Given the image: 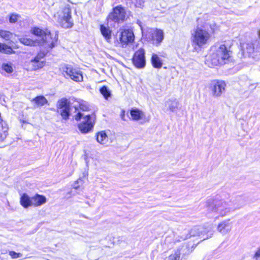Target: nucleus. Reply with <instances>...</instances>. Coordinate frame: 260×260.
<instances>
[{
    "instance_id": "nucleus-18",
    "label": "nucleus",
    "mask_w": 260,
    "mask_h": 260,
    "mask_svg": "<svg viewBox=\"0 0 260 260\" xmlns=\"http://www.w3.org/2000/svg\"><path fill=\"white\" fill-rule=\"evenodd\" d=\"M184 231L189 232L190 238L192 236H199L207 232L202 226H194L191 229L185 228Z\"/></svg>"
},
{
    "instance_id": "nucleus-11",
    "label": "nucleus",
    "mask_w": 260,
    "mask_h": 260,
    "mask_svg": "<svg viewBox=\"0 0 260 260\" xmlns=\"http://www.w3.org/2000/svg\"><path fill=\"white\" fill-rule=\"evenodd\" d=\"M57 112L60 113L62 118L67 120L70 115V105L66 99L59 100L57 103Z\"/></svg>"
},
{
    "instance_id": "nucleus-7",
    "label": "nucleus",
    "mask_w": 260,
    "mask_h": 260,
    "mask_svg": "<svg viewBox=\"0 0 260 260\" xmlns=\"http://www.w3.org/2000/svg\"><path fill=\"white\" fill-rule=\"evenodd\" d=\"M232 209L231 205L225 201H216L213 205L208 207V210L211 212L223 216L229 213Z\"/></svg>"
},
{
    "instance_id": "nucleus-14",
    "label": "nucleus",
    "mask_w": 260,
    "mask_h": 260,
    "mask_svg": "<svg viewBox=\"0 0 260 260\" xmlns=\"http://www.w3.org/2000/svg\"><path fill=\"white\" fill-rule=\"evenodd\" d=\"M64 76L66 78H70L75 81L80 82L83 80L82 73L78 69L73 68L71 66L67 67Z\"/></svg>"
},
{
    "instance_id": "nucleus-36",
    "label": "nucleus",
    "mask_w": 260,
    "mask_h": 260,
    "mask_svg": "<svg viewBox=\"0 0 260 260\" xmlns=\"http://www.w3.org/2000/svg\"><path fill=\"white\" fill-rule=\"evenodd\" d=\"M260 257V247H258L256 251L255 254L254 255V258L256 259H257L258 258Z\"/></svg>"
},
{
    "instance_id": "nucleus-5",
    "label": "nucleus",
    "mask_w": 260,
    "mask_h": 260,
    "mask_svg": "<svg viewBox=\"0 0 260 260\" xmlns=\"http://www.w3.org/2000/svg\"><path fill=\"white\" fill-rule=\"evenodd\" d=\"M260 37V30L258 32ZM242 50L244 55L256 58L260 56V39L242 44Z\"/></svg>"
},
{
    "instance_id": "nucleus-29",
    "label": "nucleus",
    "mask_w": 260,
    "mask_h": 260,
    "mask_svg": "<svg viewBox=\"0 0 260 260\" xmlns=\"http://www.w3.org/2000/svg\"><path fill=\"white\" fill-rule=\"evenodd\" d=\"M0 52L6 54H11L13 51L12 48L10 46L0 43Z\"/></svg>"
},
{
    "instance_id": "nucleus-41",
    "label": "nucleus",
    "mask_w": 260,
    "mask_h": 260,
    "mask_svg": "<svg viewBox=\"0 0 260 260\" xmlns=\"http://www.w3.org/2000/svg\"><path fill=\"white\" fill-rule=\"evenodd\" d=\"M2 143L1 142H0V143Z\"/></svg>"
},
{
    "instance_id": "nucleus-8",
    "label": "nucleus",
    "mask_w": 260,
    "mask_h": 260,
    "mask_svg": "<svg viewBox=\"0 0 260 260\" xmlns=\"http://www.w3.org/2000/svg\"><path fill=\"white\" fill-rule=\"evenodd\" d=\"M146 37L153 44L158 45L164 39V32L161 29L149 28Z\"/></svg>"
},
{
    "instance_id": "nucleus-38",
    "label": "nucleus",
    "mask_w": 260,
    "mask_h": 260,
    "mask_svg": "<svg viewBox=\"0 0 260 260\" xmlns=\"http://www.w3.org/2000/svg\"><path fill=\"white\" fill-rule=\"evenodd\" d=\"M138 23L139 25V26L141 27V29L142 30V34H144V30H143V29L142 28V25H141V22H140V21H138Z\"/></svg>"
},
{
    "instance_id": "nucleus-30",
    "label": "nucleus",
    "mask_w": 260,
    "mask_h": 260,
    "mask_svg": "<svg viewBox=\"0 0 260 260\" xmlns=\"http://www.w3.org/2000/svg\"><path fill=\"white\" fill-rule=\"evenodd\" d=\"M101 93L104 96L105 99L108 100L111 95V91L106 86H103L100 89Z\"/></svg>"
},
{
    "instance_id": "nucleus-4",
    "label": "nucleus",
    "mask_w": 260,
    "mask_h": 260,
    "mask_svg": "<svg viewBox=\"0 0 260 260\" xmlns=\"http://www.w3.org/2000/svg\"><path fill=\"white\" fill-rule=\"evenodd\" d=\"M57 21L59 25L63 28H69L74 25L73 19L71 17V10L69 5H66L64 8L57 13Z\"/></svg>"
},
{
    "instance_id": "nucleus-20",
    "label": "nucleus",
    "mask_w": 260,
    "mask_h": 260,
    "mask_svg": "<svg viewBox=\"0 0 260 260\" xmlns=\"http://www.w3.org/2000/svg\"><path fill=\"white\" fill-rule=\"evenodd\" d=\"M31 202L32 206H39L46 202V199L43 196L36 194L31 198Z\"/></svg>"
},
{
    "instance_id": "nucleus-28",
    "label": "nucleus",
    "mask_w": 260,
    "mask_h": 260,
    "mask_svg": "<svg viewBox=\"0 0 260 260\" xmlns=\"http://www.w3.org/2000/svg\"><path fill=\"white\" fill-rule=\"evenodd\" d=\"M13 35L14 34L9 31L0 29V37L7 41L12 38Z\"/></svg>"
},
{
    "instance_id": "nucleus-34",
    "label": "nucleus",
    "mask_w": 260,
    "mask_h": 260,
    "mask_svg": "<svg viewBox=\"0 0 260 260\" xmlns=\"http://www.w3.org/2000/svg\"><path fill=\"white\" fill-rule=\"evenodd\" d=\"M136 7L141 8L143 6L144 0H131Z\"/></svg>"
},
{
    "instance_id": "nucleus-22",
    "label": "nucleus",
    "mask_w": 260,
    "mask_h": 260,
    "mask_svg": "<svg viewBox=\"0 0 260 260\" xmlns=\"http://www.w3.org/2000/svg\"><path fill=\"white\" fill-rule=\"evenodd\" d=\"M37 107H41L48 103L47 100L43 95L37 96L31 100Z\"/></svg>"
},
{
    "instance_id": "nucleus-23",
    "label": "nucleus",
    "mask_w": 260,
    "mask_h": 260,
    "mask_svg": "<svg viewBox=\"0 0 260 260\" xmlns=\"http://www.w3.org/2000/svg\"><path fill=\"white\" fill-rule=\"evenodd\" d=\"M31 202V198H29L28 196L25 193H24L20 198V204L25 208L29 206H32Z\"/></svg>"
},
{
    "instance_id": "nucleus-10",
    "label": "nucleus",
    "mask_w": 260,
    "mask_h": 260,
    "mask_svg": "<svg viewBox=\"0 0 260 260\" xmlns=\"http://www.w3.org/2000/svg\"><path fill=\"white\" fill-rule=\"evenodd\" d=\"M145 50L142 48L135 53L133 57V63L136 68L141 69L145 66Z\"/></svg>"
},
{
    "instance_id": "nucleus-21",
    "label": "nucleus",
    "mask_w": 260,
    "mask_h": 260,
    "mask_svg": "<svg viewBox=\"0 0 260 260\" xmlns=\"http://www.w3.org/2000/svg\"><path fill=\"white\" fill-rule=\"evenodd\" d=\"M100 30L102 35L106 39V40L110 42L111 39V30L108 26H106L104 24L100 25Z\"/></svg>"
},
{
    "instance_id": "nucleus-3",
    "label": "nucleus",
    "mask_w": 260,
    "mask_h": 260,
    "mask_svg": "<svg viewBox=\"0 0 260 260\" xmlns=\"http://www.w3.org/2000/svg\"><path fill=\"white\" fill-rule=\"evenodd\" d=\"M230 57V51L224 44L221 45L213 52L206 60V63L209 67H212L218 64L225 63V61Z\"/></svg>"
},
{
    "instance_id": "nucleus-19",
    "label": "nucleus",
    "mask_w": 260,
    "mask_h": 260,
    "mask_svg": "<svg viewBox=\"0 0 260 260\" xmlns=\"http://www.w3.org/2000/svg\"><path fill=\"white\" fill-rule=\"evenodd\" d=\"M8 127L5 121L0 118V142H3L8 135Z\"/></svg>"
},
{
    "instance_id": "nucleus-24",
    "label": "nucleus",
    "mask_w": 260,
    "mask_h": 260,
    "mask_svg": "<svg viewBox=\"0 0 260 260\" xmlns=\"http://www.w3.org/2000/svg\"><path fill=\"white\" fill-rule=\"evenodd\" d=\"M96 140L99 143L105 145L107 143L108 138L104 131H101L97 133Z\"/></svg>"
},
{
    "instance_id": "nucleus-33",
    "label": "nucleus",
    "mask_w": 260,
    "mask_h": 260,
    "mask_svg": "<svg viewBox=\"0 0 260 260\" xmlns=\"http://www.w3.org/2000/svg\"><path fill=\"white\" fill-rule=\"evenodd\" d=\"M180 252H176L174 254L170 255L168 258V260H179Z\"/></svg>"
},
{
    "instance_id": "nucleus-15",
    "label": "nucleus",
    "mask_w": 260,
    "mask_h": 260,
    "mask_svg": "<svg viewBox=\"0 0 260 260\" xmlns=\"http://www.w3.org/2000/svg\"><path fill=\"white\" fill-rule=\"evenodd\" d=\"M135 39L133 31L129 29H124L120 31L119 40L122 45L132 43Z\"/></svg>"
},
{
    "instance_id": "nucleus-6",
    "label": "nucleus",
    "mask_w": 260,
    "mask_h": 260,
    "mask_svg": "<svg viewBox=\"0 0 260 260\" xmlns=\"http://www.w3.org/2000/svg\"><path fill=\"white\" fill-rule=\"evenodd\" d=\"M210 38L209 32L202 27H197L191 34V40L193 43L199 46L206 44Z\"/></svg>"
},
{
    "instance_id": "nucleus-16",
    "label": "nucleus",
    "mask_w": 260,
    "mask_h": 260,
    "mask_svg": "<svg viewBox=\"0 0 260 260\" xmlns=\"http://www.w3.org/2000/svg\"><path fill=\"white\" fill-rule=\"evenodd\" d=\"M231 229L232 223L230 221V219L222 221L217 227L218 231L223 235H225L230 232Z\"/></svg>"
},
{
    "instance_id": "nucleus-1",
    "label": "nucleus",
    "mask_w": 260,
    "mask_h": 260,
    "mask_svg": "<svg viewBox=\"0 0 260 260\" xmlns=\"http://www.w3.org/2000/svg\"><path fill=\"white\" fill-rule=\"evenodd\" d=\"M34 35L39 37V39L32 40L29 38L22 37L19 39V41L23 44L27 46H40L43 48H47V51L51 50L55 46L57 42L56 35L53 37L50 31L48 29L45 30L38 28L34 27L31 30Z\"/></svg>"
},
{
    "instance_id": "nucleus-25",
    "label": "nucleus",
    "mask_w": 260,
    "mask_h": 260,
    "mask_svg": "<svg viewBox=\"0 0 260 260\" xmlns=\"http://www.w3.org/2000/svg\"><path fill=\"white\" fill-rule=\"evenodd\" d=\"M151 62L153 66L155 68H160L162 67V60L155 54H152L151 57Z\"/></svg>"
},
{
    "instance_id": "nucleus-2",
    "label": "nucleus",
    "mask_w": 260,
    "mask_h": 260,
    "mask_svg": "<svg viewBox=\"0 0 260 260\" xmlns=\"http://www.w3.org/2000/svg\"><path fill=\"white\" fill-rule=\"evenodd\" d=\"M74 108L75 112H77V114L75 116V119L78 121L82 119V122L78 125L79 129L82 133L89 132L93 127L95 115L94 114L85 115L81 113V111H86L89 109L88 106L84 102L80 104L78 107L75 106Z\"/></svg>"
},
{
    "instance_id": "nucleus-17",
    "label": "nucleus",
    "mask_w": 260,
    "mask_h": 260,
    "mask_svg": "<svg viewBox=\"0 0 260 260\" xmlns=\"http://www.w3.org/2000/svg\"><path fill=\"white\" fill-rule=\"evenodd\" d=\"M179 105L178 101L176 99H171L165 102V106L172 112H176L179 108Z\"/></svg>"
},
{
    "instance_id": "nucleus-13",
    "label": "nucleus",
    "mask_w": 260,
    "mask_h": 260,
    "mask_svg": "<svg viewBox=\"0 0 260 260\" xmlns=\"http://www.w3.org/2000/svg\"><path fill=\"white\" fill-rule=\"evenodd\" d=\"M226 84L221 80L214 81L210 86L212 95L214 97L220 96L225 91Z\"/></svg>"
},
{
    "instance_id": "nucleus-35",
    "label": "nucleus",
    "mask_w": 260,
    "mask_h": 260,
    "mask_svg": "<svg viewBox=\"0 0 260 260\" xmlns=\"http://www.w3.org/2000/svg\"><path fill=\"white\" fill-rule=\"evenodd\" d=\"M9 255L13 258H16L19 257H21L22 256V254L20 253H16L14 251H10L9 252Z\"/></svg>"
},
{
    "instance_id": "nucleus-31",
    "label": "nucleus",
    "mask_w": 260,
    "mask_h": 260,
    "mask_svg": "<svg viewBox=\"0 0 260 260\" xmlns=\"http://www.w3.org/2000/svg\"><path fill=\"white\" fill-rule=\"evenodd\" d=\"M2 69L8 73H11L13 71L12 67L8 63H3Z\"/></svg>"
},
{
    "instance_id": "nucleus-32",
    "label": "nucleus",
    "mask_w": 260,
    "mask_h": 260,
    "mask_svg": "<svg viewBox=\"0 0 260 260\" xmlns=\"http://www.w3.org/2000/svg\"><path fill=\"white\" fill-rule=\"evenodd\" d=\"M19 17L20 16L19 15L12 14L9 17V22L11 23H15Z\"/></svg>"
},
{
    "instance_id": "nucleus-9",
    "label": "nucleus",
    "mask_w": 260,
    "mask_h": 260,
    "mask_svg": "<svg viewBox=\"0 0 260 260\" xmlns=\"http://www.w3.org/2000/svg\"><path fill=\"white\" fill-rule=\"evenodd\" d=\"M125 10L121 6L113 9V11L109 15V19L119 23L124 21L125 18Z\"/></svg>"
},
{
    "instance_id": "nucleus-12",
    "label": "nucleus",
    "mask_w": 260,
    "mask_h": 260,
    "mask_svg": "<svg viewBox=\"0 0 260 260\" xmlns=\"http://www.w3.org/2000/svg\"><path fill=\"white\" fill-rule=\"evenodd\" d=\"M50 50L47 51V48H43L42 51L38 53L37 56L34 59L31 60L30 64L32 70H36L42 68L44 66V61L43 59Z\"/></svg>"
},
{
    "instance_id": "nucleus-27",
    "label": "nucleus",
    "mask_w": 260,
    "mask_h": 260,
    "mask_svg": "<svg viewBox=\"0 0 260 260\" xmlns=\"http://www.w3.org/2000/svg\"><path fill=\"white\" fill-rule=\"evenodd\" d=\"M185 228H184L183 226L180 225L177 229L179 234V237L182 240H185L190 238L189 232H187L186 231H184Z\"/></svg>"
},
{
    "instance_id": "nucleus-40",
    "label": "nucleus",
    "mask_w": 260,
    "mask_h": 260,
    "mask_svg": "<svg viewBox=\"0 0 260 260\" xmlns=\"http://www.w3.org/2000/svg\"><path fill=\"white\" fill-rule=\"evenodd\" d=\"M207 238H208V236H207L206 237H204L203 238V240H205V239H207Z\"/></svg>"
},
{
    "instance_id": "nucleus-26",
    "label": "nucleus",
    "mask_w": 260,
    "mask_h": 260,
    "mask_svg": "<svg viewBox=\"0 0 260 260\" xmlns=\"http://www.w3.org/2000/svg\"><path fill=\"white\" fill-rule=\"evenodd\" d=\"M130 113L134 120L138 121L142 119L143 116V112L137 109L131 110Z\"/></svg>"
},
{
    "instance_id": "nucleus-39",
    "label": "nucleus",
    "mask_w": 260,
    "mask_h": 260,
    "mask_svg": "<svg viewBox=\"0 0 260 260\" xmlns=\"http://www.w3.org/2000/svg\"><path fill=\"white\" fill-rule=\"evenodd\" d=\"M124 113H123V114L121 115V118H122V119H123V120H124Z\"/></svg>"
},
{
    "instance_id": "nucleus-37",
    "label": "nucleus",
    "mask_w": 260,
    "mask_h": 260,
    "mask_svg": "<svg viewBox=\"0 0 260 260\" xmlns=\"http://www.w3.org/2000/svg\"><path fill=\"white\" fill-rule=\"evenodd\" d=\"M81 179H79L78 180H77L76 181H75L73 185V187L75 188V189H77L79 188V185L78 184L79 182H81Z\"/></svg>"
}]
</instances>
